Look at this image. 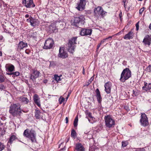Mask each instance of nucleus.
I'll list each match as a JSON object with an SVG mask.
<instances>
[{"mask_svg": "<svg viewBox=\"0 0 151 151\" xmlns=\"http://www.w3.org/2000/svg\"><path fill=\"white\" fill-rule=\"evenodd\" d=\"M149 28L151 30V23H150V24L149 26Z\"/></svg>", "mask_w": 151, "mask_h": 151, "instance_id": "obj_51", "label": "nucleus"}, {"mask_svg": "<svg viewBox=\"0 0 151 151\" xmlns=\"http://www.w3.org/2000/svg\"><path fill=\"white\" fill-rule=\"evenodd\" d=\"M2 53L1 51H0V56H2Z\"/></svg>", "mask_w": 151, "mask_h": 151, "instance_id": "obj_53", "label": "nucleus"}, {"mask_svg": "<svg viewBox=\"0 0 151 151\" xmlns=\"http://www.w3.org/2000/svg\"><path fill=\"white\" fill-rule=\"evenodd\" d=\"M29 17V15L28 14H26L25 16V17L26 18H28V17Z\"/></svg>", "mask_w": 151, "mask_h": 151, "instance_id": "obj_48", "label": "nucleus"}, {"mask_svg": "<svg viewBox=\"0 0 151 151\" xmlns=\"http://www.w3.org/2000/svg\"><path fill=\"white\" fill-rule=\"evenodd\" d=\"M9 112L13 116H20L22 113L20 104L19 103L11 104L9 107Z\"/></svg>", "mask_w": 151, "mask_h": 151, "instance_id": "obj_1", "label": "nucleus"}, {"mask_svg": "<svg viewBox=\"0 0 151 151\" xmlns=\"http://www.w3.org/2000/svg\"><path fill=\"white\" fill-rule=\"evenodd\" d=\"M76 150L77 151H84L85 148L82 144L79 143L76 144Z\"/></svg>", "mask_w": 151, "mask_h": 151, "instance_id": "obj_21", "label": "nucleus"}, {"mask_svg": "<svg viewBox=\"0 0 151 151\" xmlns=\"http://www.w3.org/2000/svg\"><path fill=\"white\" fill-rule=\"evenodd\" d=\"M105 125L109 128L114 127L115 125V121L110 115H107L104 117Z\"/></svg>", "mask_w": 151, "mask_h": 151, "instance_id": "obj_6", "label": "nucleus"}, {"mask_svg": "<svg viewBox=\"0 0 151 151\" xmlns=\"http://www.w3.org/2000/svg\"><path fill=\"white\" fill-rule=\"evenodd\" d=\"M5 148V146L3 143H1L0 142V151L3 150Z\"/></svg>", "mask_w": 151, "mask_h": 151, "instance_id": "obj_34", "label": "nucleus"}, {"mask_svg": "<svg viewBox=\"0 0 151 151\" xmlns=\"http://www.w3.org/2000/svg\"><path fill=\"white\" fill-rule=\"evenodd\" d=\"M111 86V84L110 82H107L105 84V91L107 93H110Z\"/></svg>", "mask_w": 151, "mask_h": 151, "instance_id": "obj_19", "label": "nucleus"}, {"mask_svg": "<svg viewBox=\"0 0 151 151\" xmlns=\"http://www.w3.org/2000/svg\"><path fill=\"white\" fill-rule=\"evenodd\" d=\"M65 120L66 121V123H67L68 122V119L67 117H66L65 119Z\"/></svg>", "mask_w": 151, "mask_h": 151, "instance_id": "obj_47", "label": "nucleus"}, {"mask_svg": "<svg viewBox=\"0 0 151 151\" xmlns=\"http://www.w3.org/2000/svg\"><path fill=\"white\" fill-rule=\"evenodd\" d=\"M62 76L61 75H60L59 76H60H60Z\"/></svg>", "mask_w": 151, "mask_h": 151, "instance_id": "obj_63", "label": "nucleus"}, {"mask_svg": "<svg viewBox=\"0 0 151 151\" xmlns=\"http://www.w3.org/2000/svg\"><path fill=\"white\" fill-rule=\"evenodd\" d=\"M58 57L63 58H66L67 57V54L63 49V47H60L59 50Z\"/></svg>", "mask_w": 151, "mask_h": 151, "instance_id": "obj_16", "label": "nucleus"}, {"mask_svg": "<svg viewBox=\"0 0 151 151\" xmlns=\"http://www.w3.org/2000/svg\"><path fill=\"white\" fill-rule=\"evenodd\" d=\"M84 19V17L83 15L75 17L74 18L73 21H72V24L73 26L77 27L80 23L81 24H83Z\"/></svg>", "mask_w": 151, "mask_h": 151, "instance_id": "obj_7", "label": "nucleus"}, {"mask_svg": "<svg viewBox=\"0 0 151 151\" xmlns=\"http://www.w3.org/2000/svg\"><path fill=\"white\" fill-rule=\"evenodd\" d=\"M40 112L38 110L36 109L35 110V116L36 119H39L41 118V116L40 115Z\"/></svg>", "mask_w": 151, "mask_h": 151, "instance_id": "obj_27", "label": "nucleus"}, {"mask_svg": "<svg viewBox=\"0 0 151 151\" xmlns=\"http://www.w3.org/2000/svg\"><path fill=\"white\" fill-rule=\"evenodd\" d=\"M96 97L97 101L99 103L101 102L102 99V98L101 97L100 92L98 88H97L96 91Z\"/></svg>", "mask_w": 151, "mask_h": 151, "instance_id": "obj_23", "label": "nucleus"}, {"mask_svg": "<svg viewBox=\"0 0 151 151\" xmlns=\"http://www.w3.org/2000/svg\"><path fill=\"white\" fill-rule=\"evenodd\" d=\"M146 70L148 72H150L151 70V66L150 65L147 68Z\"/></svg>", "mask_w": 151, "mask_h": 151, "instance_id": "obj_39", "label": "nucleus"}, {"mask_svg": "<svg viewBox=\"0 0 151 151\" xmlns=\"http://www.w3.org/2000/svg\"><path fill=\"white\" fill-rule=\"evenodd\" d=\"M23 4L25 5L27 8H31L35 6L32 0H24L22 2Z\"/></svg>", "mask_w": 151, "mask_h": 151, "instance_id": "obj_13", "label": "nucleus"}, {"mask_svg": "<svg viewBox=\"0 0 151 151\" xmlns=\"http://www.w3.org/2000/svg\"><path fill=\"white\" fill-rule=\"evenodd\" d=\"M40 74V72L38 70L35 69L32 70L30 74V79L34 81L36 78L39 77Z\"/></svg>", "mask_w": 151, "mask_h": 151, "instance_id": "obj_12", "label": "nucleus"}, {"mask_svg": "<svg viewBox=\"0 0 151 151\" xmlns=\"http://www.w3.org/2000/svg\"><path fill=\"white\" fill-rule=\"evenodd\" d=\"M65 99L63 97H60L59 99V101L60 104H61L64 101Z\"/></svg>", "mask_w": 151, "mask_h": 151, "instance_id": "obj_36", "label": "nucleus"}, {"mask_svg": "<svg viewBox=\"0 0 151 151\" xmlns=\"http://www.w3.org/2000/svg\"><path fill=\"white\" fill-rule=\"evenodd\" d=\"M132 93H133V96H136L137 95V92H136V91H135L134 90H133L132 91Z\"/></svg>", "mask_w": 151, "mask_h": 151, "instance_id": "obj_43", "label": "nucleus"}, {"mask_svg": "<svg viewBox=\"0 0 151 151\" xmlns=\"http://www.w3.org/2000/svg\"><path fill=\"white\" fill-rule=\"evenodd\" d=\"M92 31V29H83L81 31L80 34L82 36L91 35V34Z\"/></svg>", "mask_w": 151, "mask_h": 151, "instance_id": "obj_15", "label": "nucleus"}, {"mask_svg": "<svg viewBox=\"0 0 151 151\" xmlns=\"http://www.w3.org/2000/svg\"><path fill=\"white\" fill-rule=\"evenodd\" d=\"M47 81H44V83H46L47 82Z\"/></svg>", "mask_w": 151, "mask_h": 151, "instance_id": "obj_58", "label": "nucleus"}, {"mask_svg": "<svg viewBox=\"0 0 151 151\" xmlns=\"http://www.w3.org/2000/svg\"><path fill=\"white\" fill-rule=\"evenodd\" d=\"M141 117L140 121L141 125L144 127L148 125V120L146 114L144 113H141Z\"/></svg>", "mask_w": 151, "mask_h": 151, "instance_id": "obj_10", "label": "nucleus"}, {"mask_svg": "<svg viewBox=\"0 0 151 151\" xmlns=\"http://www.w3.org/2000/svg\"><path fill=\"white\" fill-rule=\"evenodd\" d=\"M6 70L7 72H12L14 71V66L11 64H6L5 65Z\"/></svg>", "mask_w": 151, "mask_h": 151, "instance_id": "obj_20", "label": "nucleus"}, {"mask_svg": "<svg viewBox=\"0 0 151 151\" xmlns=\"http://www.w3.org/2000/svg\"><path fill=\"white\" fill-rule=\"evenodd\" d=\"M70 94V93H69L68 94V96H69Z\"/></svg>", "mask_w": 151, "mask_h": 151, "instance_id": "obj_59", "label": "nucleus"}, {"mask_svg": "<svg viewBox=\"0 0 151 151\" xmlns=\"http://www.w3.org/2000/svg\"><path fill=\"white\" fill-rule=\"evenodd\" d=\"M88 121H89V122H90V120L89 119H88Z\"/></svg>", "mask_w": 151, "mask_h": 151, "instance_id": "obj_62", "label": "nucleus"}, {"mask_svg": "<svg viewBox=\"0 0 151 151\" xmlns=\"http://www.w3.org/2000/svg\"><path fill=\"white\" fill-rule=\"evenodd\" d=\"M86 5L85 0H80L79 2L77 3L76 8L78 11H82L85 9Z\"/></svg>", "mask_w": 151, "mask_h": 151, "instance_id": "obj_9", "label": "nucleus"}, {"mask_svg": "<svg viewBox=\"0 0 151 151\" xmlns=\"http://www.w3.org/2000/svg\"><path fill=\"white\" fill-rule=\"evenodd\" d=\"M5 87L3 85H0V89L1 90H4L5 89Z\"/></svg>", "mask_w": 151, "mask_h": 151, "instance_id": "obj_45", "label": "nucleus"}, {"mask_svg": "<svg viewBox=\"0 0 151 151\" xmlns=\"http://www.w3.org/2000/svg\"><path fill=\"white\" fill-rule=\"evenodd\" d=\"M13 73H6V74L8 75H13Z\"/></svg>", "mask_w": 151, "mask_h": 151, "instance_id": "obj_49", "label": "nucleus"}, {"mask_svg": "<svg viewBox=\"0 0 151 151\" xmlns=\"http://www.w3.org/2000/svg\"><path fill=\"white\" fill-rule=\"evenodd\" d=\"M101 44H101V43H100V44L98 45L97 46V49H98L99 48Z\"/></svg>", "mask_w": 151, "mask_h": 151, "instance_id": "obj_46", "label": "nucleus"}, {"mask_svg": "<svg viewBox=\"0 0 151 151\" xmlns=\"http://www.w3.org/2000/svg\"><path fill=\"white\" fill-rule=\"evenodd\" d=\"M86 115H88V116L90 118H92V119H93L94 118L93 117H92L91 115V113L89 112L88 111H86Z\"/></svg>", "mask_w": 151, "mask_h": 151, "instance_id": "obj_35", "label": "nucleus"}, {"mask_svg": "<svg viewBox=\"0 0 151 151\" xmlns=\"http://www.w3.org/2000/svg\"><path fill=\"white\" fill-rule=\"evenodd\" d=\"M112 38V36H109L107 38H106L104 39H103L102 41H101V44H103L104 42H105L106 41V40H111Z\"/></svg>", "mask_w": 151, "mask_h": 151, "instance_id": "obj_30", "label": "nucleus"}, {"mask_svg": "<svg viewBox=\"0 0 151 151\" xmlns=\"http://www.w3.org/2000/svg\"><path fill=\"white\" fill-rule=\"evenodd\" d=\"M83 74H85V71H84V68H83Z\"/></svg>", "mask_w": 151, "mask_h": 151, "instance_id": "obj_54", "label": "nucleus"}, {"mask_svg": "<svg viewBox=\"0 0 151 151\" xmlns=\"http://www.w3.org/2000/svg\"><path fill=\"white\" fill-rule=\"evenodd\" d=\"M49 31L50 33L54 32L55 30V26L54 25H51L49 27Z\"/></svg>", "mask_w": 151, "mask_h": 151, "instance_id": "obj_26", "label": "nucleus"}, {"mask_svg": "<svg viewBox=\"0 0 151 151\" xmlns=\"http://www.w3.org/2000/svg\"><path fill=\"white\" fill-rule=\"evenodd\" d=\"M90 137H89L88 138V139H90Z\"/></svg>", "mask_w": 151, "mask_h": 151, "instance_id": "obj_64", "label": "nucleus"}, {"mask_svg": "<svg viewBox=\"0 0 151 151\" xmlns=\"http://www.w3.org/2000/svg\"><path fill=\"white\" fill-rule=\"evenodd\" d=\"M123 2L124 3V2H125V0L124 1V0H123Z\"/></svg>", "mask_w": 151, "mask_h": 151, "instance_id": "obj_60", "label": "nucleus"}, {"mask_svg": "<svg viewBox=\"0 0 151 151\" xmlns=\"http://www.w3.org/2000/svg\"><path fill=\"white\" fill-rule=\"evenodd\" d=\"M13 75H16V76H18L19 74V72L17 71L15 72H13Z\"/></svg>", "mask_w": 151, "mask_h": 151, "instance_id": "obj_41", "label": "nucleus"}, {"mask_svg": "<svg viewBox=\"0 0 151 151\" xmlns=\"http://www.w3.org/2000/svg\"><path fill=\"white\" fill-rule=\"evenodd\" d=\"M125 2H124V6L125 7Z\"/></svg>", "mask_w": 151, "mask_h": 151, "instance_id": "obj_55", "label": "nucleus"}, {"mask_svg": "<svg viewBox=\"0 0 151 151\" xmlns=\"http://www.w3.org/2000/svg\"><path fill=\"white\" fill-rule=\"evenodd\" d=\"M5 80L4 76V75H0V82H4Z\"/></svg>", "mask_w": 151, "mask_h": 151, "instance_id": "obj_33", "label": "nucleus"}, {"mask_svg": "<svg viewBox=\"0 0 151 151\" xmlns=\"http://www.w3.org/2000/svg\"><path fill=\"white\" fill-rule=\"evenodd\" d=\"M127 145V142L126 141L122 142V146L123 147H126Z\"/></svg>", "mask_w": 151, "mask_h": 151, "instance_id": "obj_37", "label": "nucleus"}, {"mask_svg": "<svg viewBox=\"0 0 151 151\" xmlns=\"http://www.w3.org/2000/svg\"><path fill=\"white\" fill-rule=\"evenodd\" d=\"M77 37H74L70 39L69 41V43L68 45V50L69 52L73 53L74 52V50L76 46Z\"/></svg>", "mask_w": 151, "mask_h": 151, "instance_id": "obj_5", "label": "nucleus"}, {"mask_svg": "<svg viewBox=\"0 0 151 151\" xmlns=\"http://www.w3.org/2000/svg\"><path fill=\"white\" fill-rule=\"evenodd\" d=\"M25 52H26L27 54H29L28 52H27V50H25Z\"/></svg>", "mask_w": 151, "mask_h": 151, "instance_id": "obj_57", "label": "nucleus"}, {"mask_svg": "<svg viewBox=\"0 0 151 151\" xmlns=\"http://www.w3.org/2000/svg\"><path fill=\"white\" fill-rule=\"evenodd\" d=\"M20 101L25 104H27L29 102V100L26 97H22L20 98Z\"/></svg>", "mask_w": 151, "mask_h": 151, "instance_id": "obj_28", "label": "nucleus"}, {"mask_svg": "<svg viewBox=\"0 0 151 151\" xmlns=\"http://www.w3.org/2000/svg\"><path fill=\"white\" fill-rule=\"evenodd\" d=\"M139 22H138L136 24V29L137 31L139 29Z\"/></svg>", "mask_w": 151, "mask_h": 151, "instance_id": "obj_44", "label": "nucleus"}, {"mask_svg": "<svg viewBox=\"0 0 151 151\" xmlns=\"http://www.w3.org/2000/svg\"><path fill=\"white\" fill-rule=\"evenodd\" d=\"M131 76V72L129 68H126L124 69L121 75L120 80L124 83Z\"/></svg>", "mask_w": 151, "mask_h": 151, "instance_id": "obj_3", "label": "nucleus"}, {"mask_svg": "<svg viewBox=\"0 0 151 151\" xmlns=\"http://www.w3.org/2000/svg\"><path fill=\"white\" fill-rule=\"evenodd\" d=\"M68 95L66 97V100H67V99H68Z\"/></svg>", "mask_w": 151, "mask_h": 151, "instance_id": "obj_56", "label": "nucleus"}, {"mask_svg": "<svg viewBox=\"0 0 151 151\" xmlns=\"http://www.w3.org/2000/svg\"><path fill=\"white\" fill-rule=\"evenodd\" d=\"M5 132V131L4 129L3 128H0V134L1 135L4 134Z\"/></svg>", "mask_w": 151, "mask_h": 151, "instance_id": "obj_38", "label": "nucleus"}, {"mask_svg": "<svg viewBox=\"0 0 151 151\" xmlns=\"http://www.w3.org/2000/svg\"><path fill=\"white\" fill-rule=\"evenodd\" d=\"M144 8H141L139 10V14L141 15L142 14V12L144 11Z\"/></svg>", "mask_w": 151, "mask_h": 151, "instance_id": "obj_40", "label": "nucleus"}, {"mask_svg": "<svg viewBox=\"0 0 151 151\" xmlns=\"http://www.w3.org/2000/svg\"><path fill=\"white\" fill-rule=\"evenodd\" d=\"M93 77H92L90 79V81H93Z\"/></svg>", "mask_w": 151, "mask_h": 151, "instance_id": "obj_52", "label": "nucleus"}, {"mask_svg": "<svg viewBox=\"0 0 151 151\" xmlns=\"http://www.w3.org/2000/svg\"><path fill=\"white\" fill-rule=\"evenodd\" d=\"M71 137H73L74 138H75L76 136V133L75 131L73 129L71 132Z\"/></svg>", "mask_w": 151, "mask_h": 151, "instance_id": "obj_29", "label": "nucleus"}, {"mask_svg": "<svg viewBox=\"0 0 151 151\" xmlns=\"http://www.w3.org/2000/svg\"><path fill=\"white\" fill-rule=\"evenodd\" d=\"M134 36V33L133 32L131 31L129 32L128 33L125 35L124 37V39H128L130 40L132 39Z\"/></svg>", "mask_w": 151, "mask_h": 151, "instance_id": "obj_22", "label": "nucleus"}, {"mask_svg": "<svg viewBox=\"0 0 151 151\" xmlns=\"http://www.w3.org/2000/svg\"><path fill=\"white\" fill-rule=\"evenodd\" d=\"M68 139L67 141V142H68Z\"/></svg>", "mask_w": 151, "mask_h": 151, "instance_id": "obj_61", "label": "nucleus"}, {"mask_svg": "<svg viewBox=\"0 0 151 151\" xmlns=\"http://www.w3.org/2000/svg\"><path fill=\"white\" fill-rule=\"evenodd\" d=\"M151 36L147 35L145 37L142 42L146 46H149L151 44Z\"/></svg>", "mask_w": 151, "mask_h": 151, "instance_id": "obj_14", "label": "nucleus"}, {"mask_svg": "<svg viewBox=\"0 0 151 151\" xmlns=\"http://www.w3.org/2000/svg\"><path fill=\"white\" fill-rule=\"evenodd\" d=\"M135 151H145V150L143 148H142L137 149Z\"/></svg>", "mask_w": 151, "mask_h": 151, "instance_id": "obj_42", "label": "nucleus"}, {"mask_svg": "<svg viewBox=\"0 0 151 151\" xmlns=\"http://www.w3.org/2000/svg\"><path fill=\"white\" fill-rule=\"evenodd\" d=\"M23 135L24 136L29 138L32 142H36V134L34 130L32 129L29 130L27 129L24 131Z\"/></svg>", "mask_w": 151, "mask_h": 151, "instance_id": "obj_2", "label": "nucleus"}, {"mask_svg": "<svg viewBox=\"0 0 151 151\" xmlns=\"http://www.w3.org/2000/svg\"><path fill=\"white\" fill-rule=\"evenodd\" d=\"M4 124L3 123H2L1 122V121L0 120V126H1L2 125H3Z\"/></svg>", "mask_w": 151, "mask_h": 151, "instance_id": "obj_50", "label": "nucleus"}, {"mask_svg": "<svg viewBox=\"0 0 151 151\" xmlns=\"http://www.w3.org/2000/svg\"><path fill=\"white\" fill-rule=\"evenodd\" d=\"M26 21L27 22H29L31 25L33 27L37 25L39 23V22L37 19H34L31 16L27 19Z\"/></svg>", "mask_w": 151, "mask_h": 151, "instance_id": "obj_11", "label": "nucleus"}, {"mask_svg": "<svg viewBox=\"0 0 151 151\" xmlns=\"http://www.w3.org/2000/svg\"><path fill=\"white\" fill-rule=\"evenodd\" d=\"M151 89V83L148 84L146 82H144V86L142 87L143 90L147 91Z\"/></svg>", "mask_w": 151, "mask_h": 151, "instance_id": "obj_24", "label": "nucleus"}, {"mask_svg": "<svg viewBox=\"0 0 151 151\" xmlns=\"http://www.w3.org/2000/svg\"><path fill=\"white\" fill-rule=\"evenodd\" d=\"M17 139V137L16 136L14 135H12L10 137L8 143L11 144L14 141Z\"/></svg>", "mask_w": 151, "mask_h": 151, "instance_id": "obj_25", "label": "nucleus"}, {"mask_svg": "<svg viewBox=\"0 0 151 151\" xmlns=\"http://www.w3.org/2000/svg\"><path fill=\"white\" fill-rule=\"evenodd\" d=\"M54 44V40L51 38H49L45 41L43 48L45 49H49L52 48Z\"/></svg>", "mask_w": 151, "mask_h": 151, "instance_id": "obj_8", "label": "nucleus"}, {"mask_svg": "<svg viewBox=\"0 0 151 151\" xmlns=\"http://www.w3.org/2000/svg\"><path fill=\"white\" fill-rule=\"evenodd\" d=\"M93 11L94 16L97 18L101 17H103L106 13V12L104 11L103 8L100 6H98L95 8Z\"/></svg>", "mask_w": 151, "mask_h": 151, "instance_id": "obj_4", "label": "nucleus"}, {"mask_svg": "<svg viewBox=\"0 0 151 151\" xmlns=\"http://www.w3.org/2000/svg\"><path fill=\"white\" fill-rule=\"evenodd\" d=\"M27 44L23 41H20L18 46L17 50H21L27 47Z\"/></svg>", "mask_w": 151, "mask_h": 151, "instance_id": "obj_18", "label": "nucleus"}, {"mask_svg": "<svg viewBox=\"0 0 151 151\" xmlns=\"http://www.w3.org/2000/svg\"><path fill=\"white\" fill-rule=\"evenodd\" d=\"M33 100L35 104L39 107L41 106L40 98L37 95L35 94L33 96Z\"/></svg>", "mask_w": 151, "mask_h": 151, "instance_id": "obj_17", "label": "nucleus"}, {"mask_svg": "<svg viewBox=\"0 0 151 151\" xmlns=\"http://www.w3.org/2000/svg\"><path fill=\"white\" fill-rule=\"evenodd\" d=\"M78 121V116H77L75 117L73 122V124L74 127H76L77 126Z\"/></svg>", "mask_w": 151, "mask_h": 151, "instance_id": "obj_32", "label": "nucleus"}, {"mask_svg": "<svg viewBox=\"0 0 151 151\" xmlns=\"http://www.w3.org/2000/svg\"><path fill=\"white\" fill-rule=\"evenodd\" d=\"M54 79L57 82L61 80L60 76H58L57 75L55 74L54 75Z\"/></svg>", "mask_w": 151, "mask_h": 151, "instance_id": "obj_31", "label": "nucleus"}]
</instances>
